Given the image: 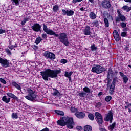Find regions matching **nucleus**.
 I'll return each instance as SVG.
<instances>
[{
  "instance_id": "obj_36",
  "label": "nucleus",
  "mask_w": 131,
  "mask_h": 131,
  "mask_svg": "<svg viewBox=\"0 0 131 131\" xmlns=\"http://www.w3.org/2000/svg\"><path fill=\"white\" fill-rule=\"evenodd\" d=\"M71 112H72L73 113H76V112H78V110H77V108L74 107H72L70 109Z\"/></svg>"
},
{
  "instance_id": "obj_49",
  "label": "nucleus",
  "mask_w": 131,
  "mask_h": 131,
  "mask_svg": "<svg viewBox=\"0 0 131 131\" xmlns=\"http://www.w3.org/2000/svg\"><path fill=\"white\" fill-rule=\"evenodd\" d=\"M114 89L113 88H110V94H111V95H112V94H113L114 92Z\"/></svg>"
},
{
  "instance_id": "obj_38",
  "label": "nucleus",
  "mask_w": 131,
  "mask_h": 131,
  "mask_svg": "<svg viewBox=\"0 0 131 131\" xmlns=\"http://www.w3.org/2000/svg\"><path fill=\"white\" fill-rule=\"evenodd\" d=\"M88 117L90 120H94V119H95V116L93 114H89L88 115Z\"/></svg>"
},
{
  "instance_id": "obj_54",
  "label": "nucleus",
  "mask_w": 131,
  "mask_h": 131,
  "mask_svg": "<svg viewBox=\"0 0 131 131\" xmlns=\"http://www.w3.org/2000/svg\"><path fill=\"white\" fill-rule=\"evenodd\" d=\"M40 131H50V129L46 127Z\"/></svg>"
},
{
  "instance_id": "obj_26",
  "label": "nucleus",
  "mask_w": 131,
  "mask_h": 131,
  "mask_svg": "<svg viewBox=\"0 0 131 131\" xmlns=\"http://www.w3.org/2000/svg\"><path fill=\"white\" fill-rule=\"evenodd\" d=\"M83 91L85 93V94H90L91 93V89L89 87H84L83 89Z\"/></svg>"
},
{
  "instance_id": "obj_5",
  "label": "nucleus",
  "mask_w": 131,
  "mask_h": 131,
  "mask_svg": "<svg viewBox=\"0 0 131 131\" xmlns=\"http://www.w3.org/2000/svg\"><path fill=\"white\" fill-rule=\"evenodd\" d=\"M91 71L94 72V73L100 74L104 71V68L101 66L95 64L93 66Z\"/></svg>"
},
{
  "instance_id": "obj_62",
  "label": "nucleus",
  "mask_w": 131,
  "mask_h": 131,
  "mask_svg": "<svg viewBox=\"0 0 131 131\" xmlns=\"http://www.w3.org/2000/svg\"><path fill=\"white\" fill-rule=\"evenodd\" d=\"M80 11H84V8L81 7V8L80 9Z\"/></svg>"
},
{
  "instance_id": "obj_25",
  "label": "nucleus",
  "mask_w": 131,
  "mask_h": 131,
  "mask_svg": "<svg viewBox=\"0 0 131 131\" xmlns=\"http://www.w3.org/2000/svg\"><path fill=\"white\" fill-rule=\"evenodd\" d=\"M12 85L13 86H15L17 90L19 91H21V86H20L19 84L16 83V82H13Z\"/></svg>"
},
{
  "instance_id": "obj_18",
  "label": "nucleus",
  "mask_w": 131,
  "mask_h": 131,
  "mask_svg": "<svg viewBox=\"0 0 131 131\" xmlns=\"http://www.w3.org/2000/svg\"><path fill=\"white\" fill-rule=\"evenodd\" d=\"M114 33V37L115 39V40H116V41H119V34H118V32L117 31V30H114L113 32Z\"/></svg>"
},
{
  "instance_id": "obj_39",
  "label": "nucleus",
  "mask_w": 131,
  "mask_h": 131,
  "mask_svg": "<svg viewBox=\"0 0 131 131\" xmlns=\"http://www.w3.org/2000/svg\"><path fill=\"white\" fill-rule=\"evenodd\" d=\"M96 108H100V107H101L102 106V103L101 102H97V103H95V105Z\"/></svg>"
},
{
  "instance_id": "obj_6",
  "label": "nucleus",
  "mask_w": 131,
  "mask_h": 131,
  "mask_svg": "<svg viewBox=\"0 0 131 131\" xmlns=\"http://www.w3.org/2000/svg\"><path fill=\"white\" fill-rule=\"evenodd\" d=\"M43 57L46 59H50V60H55L56 59V55L52 52L46 51L43 54Z\"/></svg>"
},
{
  "instance_id": "obj_42",
  "label": "nucleus",
  "mask_w": 131,
  "mask_h": 131,
  "mask_svg": "<svg viewBox=\"0 0 131 131\" xmlns=\"http://www.w3.org/2000/svg\"><path fill=\"white\" fill-rule=\"evenodd\" d=\"M6 52L7 55H8V56L12 55V53L11 52V50L10 49L7 48L6 50Z\"/></svg>"
},
{
  "instance_id": "obj_34",
  "label": "nucleus",
  "mask_w": 131,
  "mask_h": 131,
  "mask_svg": "<svg viewBox=\"0 0 131 131\" xmlns=\"http://www.w3.org/2000/svg\"><path fill=\"white\" fill-rule=\"evenodd\" d=\"M55 113H56V114H58V115H61V116H63L64 115V113L62 111H55Z\"/></svg>"
},
{
  "instance_id": "obj_52",
  "label": "nucleus",
  "mask_w": 131,
  "mask_h": 131,
  "mask_svg": "<svg viewBox=\"0 0 131 131\" xmlns=\"http://www.w3.org/2000/svg\"><path fill=\"white\" fill-rule=\"evenodd\" d=\"M5 32H6V30L0 29V34H3V33H5Z\"/></svg>"
},
{
  "instance_id": "obj_50",
  "label": "nucleus",
  "mask_w": 131,
  "mask_h": 131,
  "mask_svg": "<svg viewBox=\"0 0 131 131\" xmlns=\"http://www.w3.org/2000/svg\"><path fill=\"white\" fill-rule=\"evenodd\" d=\"M61 63L62 64H66V63H67V60L66 59H61Z\"/></svg>"
},
{
  "instance_id": "obj_21",
  "label": "nucleus",
  "mask_w": 131,
  "mask_h": 131,
  "mask_svg": "<svg viewBox=\"0 0 131 131\" xmlns=\"http://www.w3.org/2000/svg\"><path fill=\"white\" fill-rule=\"evenodd\" d=\"M114 75V72L111 69H109L108 71V75L107 78L108 79H110V78H112L113 77V75Z\"/></svg>"
},
{
  "instance_id": "obj_51",
  "label": "nucleus",
  "mask_w": 131,
  "mask_h": 131,
  "mask_svg": "<svg viewBox=\"0 0 131 131\" xmlns=\"http://www.w3.org/2000/svg\"><path fill=\"white\" fill-rule=\"evenodd\" d=\"M76 129H77V130H82V127L80 126H77Z\"/></svg>"
},
{
  "instance_id": "obj_1",
  "label": "nucleus",
  "mask_w": 131,
  "mask_h": 131,
  "mask_svg": "<svg viewBox=\"0 0 131 131\" xmlns=\"http://www.w3.org/2000/svg\"><path fill=\"white\" fill-rule=\"evenodd\" d=\"M43 30L47 33V34H49V35H54L56 37H58L59 41L66 45V47L69 46L70 42L68 40V37H67V34L66 33H61L59 34H57L54 31L51 29L48 28L47 25L45 24H43Z\"/></svg>"
},
{
  "instance_id": "obj_53",
  "label": "nucleus",
  "mask_w": 131,
  "mask_h": 131,
  "mask_svg": "<svg viewBox=\"0 0 131 131\" xmlns=\"http://www.w3.org/2000/svg\"><path fill=\"white\" fill-rule=\"evenodd\" d=\"M110 89H115V84H114L113 83H112V84L111 85Z\"/></svg>"
},
{
  "instance_id": "obj_24",
  "label": "nucleus",
  "mask_w": 131,
  "mask_h": 131,
  "mask_svg": "<svg viewBox=\"0 0 131 131\" xmlns=\"http://www.w3.org/2000/svg\"><path fill=\"white\" fill-rule=\"evenodd\" d=\"M116 126V123L114 122L113 123V124H111L108 126V129L109 130L112 131L113 129H114V128Z\"/></svg>"
},
{
  "instance_id": "obj_23",
  "label": "nucleus",
  "mask_w": 131,
  "mask_h": 131,
  "mask_svg": "<svg viewBox=\"0 0 131 131\" xmlns=\"http://www.w3.org/2000/svg\"><path fill=\"white\" fill-rule=\"evenodd\" d=\"M89 17L90 19H92V20H93L94 19H96V18H97V15H96V14L94 13L93 11H92L90 13Z\"/></svg>"
},
{
  "instance_id": "obj_2",
  "label": "nucleus",
  "mask_w": 131,
  "mask_h": 131,
  "mask_svg": "<svg viewBox=\"0 0 131 131\" xmlns=\"http://www.w3.org/2000/svg\"><path fill=\"white\" fill-rule=\"evenodd\" d=\"M61 73V70H52L51 69H46L45 71L40 72L43 79L46 81H49V77L50 78H56L58 77V74Z\"/></svg>"
},
{
  "instance_id": "obj_13",
  "label": "nucleus",
  "mask_w": 131,
  "mask_h": 131,
  "mask_svg": "<svg viewBox=\"0 0 131 131\" xmlns=\"http://www.w3.org/2000/svg\"><path fill=\"white\" fill-rule=\"evenodd\" d=\"M125 20H126L125 16L121 15V14H120V13H119L118 17H117L116 18V22H120V21H122V22H124V21H125Z\"/></svg>"
},
{
  "instance_id": "obj_9",
  "label": "nucleus",
  "mask_w": 131,
  "mask_h": 131,
  "mask_svg": "<svg viewBox=\"0 0 131 131\" xmlns=\"http://www.w3.org/2000/svg\"><path fill=\"white\" fill-rule=\"evenodd\" d=\"M113 120V113L111 112H109L104 118L105 121H110V123H112V120Z\"/></svg>"
},
{
  "instance_id": "obj_60",
  "label": "nucleus",
  "mask_w": 131,
  "mask_h": 131,
  "mask_svg": "<svg viewBox=\"0 0 131 131\" xmlns=\"http://www.w3.org/2000/svg\"><path fill=\"white\" fill-rule=\"evenodd\" d=\"M129 107L128 106V105H126V106H125V109H129Z\"/></svg>"
},
{
  "instance_id": "obj_56",
  "label": "nucleus",
  "mask_w": 131,
  "mask_h": 131,
  "mask_svg": "<svg viewBox=\"0 0 131 131\" xmlns=\"http://www.w3.org/2000/svg\"><path fill=\"white\" fill-rule=\"evenodd\" d=\"M14 48H15V46H11L9 47V48L8 49L10 50V51H12L13 49H14Z\"/></svg>"
},
{
  "instance_id": "obj_58",
  "label": "nucleus",
  "mask_w": 131,
  "mask_h": 131,
  "mask_svg": "<svg viewBox=\"0 0 131 131\" xmlns=\"http://www.w3.org/2000/svg\"><path fill=\"white\" fill-rule=\"evenodd\" d=\"M103 95V92H99L98 96H102Z\"/></svg>"
},
{
  "instance_id": "obj_43",
  "label": "nucleus",
  "mask_w": 131,
  "mask_h": 131,
  "mask_svg": "<svg viewBox=\"0 0 131 131\" xmlns=\"http://www.w3.org/2000/svg\"><path fill=\"white\" fill-rule=\"evenodd\" d=\"M91 51H96V50H97V47H96L95 44H93L92 46H91Z\"/></svg>"
},
{
  "instance_id": "obj_32",
  "label": "nucleus",
  "mask_w": 131,
  "mask_h": 131,
  "mask_svg": "<svg viewBox=\"0 0 131 131\" xmlns=\"http://www.w3.org/2000/svg\"><path fill=\"white\" fill-rule=\"evenodd\" d=\"M104 22L105 24V27H109V21L107 18H104Z\"/></svg>"
},
{
  "instance_id": "obj_40",
  "label": "nucleus",
  "mask_w": 131,
  "mask_h": 131,
  "mask_svg": "<svg viewBox=\"0 0 131 131\" xmlns=\"http://www.w3.org/2000/svg\"><path fill=\"white\" fill-rule=\"evenodd\" d=\"M111 99H112V97L107 96L105 97V100L106 102H110V101H111Z\"/></svg>"
},
{
  "instance_id": "obj_29",
  "label": "nucleus",
  "mask_w": 131,
  "mask_h": 131,
  "mask_svg": "<svg viewBox=\"0 0 131 131\" xmlns=\"http://www.w3.org/2000/svg\"><path fill=\"white\" fill-rule=\"evenodd\" d=\"M84 131H92V126L90 125H86L84 127Z\"/></svg>"
},
{
  "instance_id": "obj_30",
  "label": "nucleus",
  "mask_w": 131,
  "mask_h": 131,
  "mask_svg": "<svg viewBox=\"0 0 131 131\" xmlns=\"http://www.w3.org/2000/svg\"><path fill=\"white\" fill-rule=\"evenodd\" d=\"M93 26H95L96 27H99L100 26V24H99V21L98 20H94L92 23Z\"/></svg>"
},
{
  "instance_id": "obj_63",
  "label": "nucleus",
  "mask_w": 131,
  "mask_h": 131,
  "mask_svg": "<svg viewBox=\"0 0 131 131\" xmlns=\"http://www.w3.org/2000/svg\"><path fill=\"white\" fill-rule=\"evenodd\" d=\"M89 1L92 4H94V0H89Z\"/></svg>"
},
{
  "instance_id": "obj_4",
  "label": "nucleus",
  "mask_w": 131,
  "mask_h": 131,
  "mask_svg": "<svg viewBox=\"0 0 131 131\" xmlns=\"http://www.w3.org/2000/svg\"><path fill=\"white\" fill-rule=\"evenodd\" d=\"M28 95L25 96V98L29 101H35V99L37 98L38 96L36 95V92L31 89V88H28L27 89Z\"/></svg>"
},
{
  "instance_id": "obj_22",
  "label": "nucleus",
  "mask_w": 131,
  "mask_h": 131,
  "mask_svg": "<svg viewBox=\"0 0 131 131\" xmlns=\"http://www.w3.org/2000/svg\"><path fill=\"white\" fill-rule=\"evenodd\" d=\"M12 2V5L15 6H19L21 3H22V0H11Z\"/></svg>"
},
{
  "instance_id": "obj_8",
  "label": "nucleus",
  "mask_w": 131,
  "mask_h": 131,
  "mask_svg": "<svg viewBox=\"0 0 131 131\" xmlns=\"http://www.w3.org/2000/svg\"><path fill=\"white\" fill-rule=\"evenodd\" d=\"M0 64L3 67L7 68L10 66V62L9 60L6 59H3L2 57H0Z\"/></svg>"
},
{
  "instance_id": "obj_17",
  "label": "nucleus",
  "mask_w": 131,
  "mask_h": 131,
  "mask_svg": "<svg viewBox=\"0 0 131 131\" xmlns=\"http://www.w3.org/2000/svg\"><path fill=\"white\" fill-rule=\"evenodd\" d=\"M3 102L6 103V104H9L10 102H11V98L9 97V96H7L6 95L4 96L2 99Z\"/></svg>"
},
{
  "instance_id": "obj_44",
  "label": "nucleus",
  "mask_w": 131,
  "mask_h": 131,
  "mask_svg": "<svg viewBox=\"0 0 131 131\" xmlns=\"http://www.w3.org/2000/svg\"><path fill=\"white\" fill-rule=\"evenodd\" d=\"M121 35L123 37H125L127 36V33L126 32H123L121 33Z\"/></svg>"
},
{
  "instance_id": "obj_37",
  "label": "nucleus",
  "mask_w": 131,
  "mask_h": 131,
  "mask_svg": "<svg viewBox=\"0 0 131 131\" xmlns=\"http://www.w3.org/2000/svg\"><path fill=\"white\" fill-rule=\"evenodd\" d=\"M29 18H25L24 19V20H23V21L21 23V25H23V26L25 25V23H26V22L29 21Z\"/></svg>"
},
{
  "instance_id": "obj_15",
  "label": "nucleus",
  "mask_w": 131,
  "mask_h": 131,
  "mask_svg": "<svg viewBox=\"0 0 131 131\" xmlns=\"http://www.w3.org/2000/svg\"><path fill=\"white\" fill-rule=\"evenodd\" d=\"M75 115L77 118H79L80 119L84 118V117L85 116V113L81 112H77L75 114Z\"/></svg>"
},
{
  "instance_id": "obj_19",
  "label": "nucleus",
  "mask_w": 131,
  "mask_h": 131,
  "mask_svg": "<svg viewBox=\"0 0 131 131\" xmlns=\"http://www.w3.org/2000/svg\"><path fill=\"white\" fill-rule=\"evenodd\" d=\"M73 73V72H65L64 76L69 78V81H71V76L72 75Z\"/></svg>"
},
{
  "instance_id": "obj_61",
  "label": "nucleus",
  "mask_w": 131,
  "mask_h": 131,
  "mask_svg": "<svg viewBox=\"0 0 131 131\" xmlns=\"http://www.w3.org/2000/svg\"><path fill=\"white\" fill-rule=\"evenodd\" d=\"M100 131H107V130H106L105 128H101L100 129Z\"/></svg>"
},
{
  "instance_id": "obj_48",
  "label": "nucleus",
  "mask_w": 131,
  "mask_h": 131,
  "mask_svg": "<svg viewBox=\"0 0 131 131\" xmlns=\"http://www.w3.org/2000/svg\"><path fill=\"white\" fill-rule=\"evenodd\" d=\"M0 81L4 84H6L7 83V82H6V80H5V79H4L2 78H0Z\"/></svg>"
},
{
  "instance_id": "obj_46",
  "label": "nucleus",
  "mask_w": 131,
  "mask_h": 131,
  "mask_svg": "<svg viewBox=\"0 0 131 131\" xmlns=\"http://www.w3.org/2000/svg\"><path fill=\"white\" fill-rule=\"evenodd\" d=\"M118 79V78H117V77L114 78L113 80L112 83H114V84H115V83H116V82H117Z\"/></svg>"
},
{
  "instance_id": "obj_12",
  "label": "nucleus",
  "mask_w": 131,
  "mask_h": 131,
  "mask_svg": "<svg viewBox=\"0 0 131 131\" xmlns=\"http://www.w3.org/2000/svg\"><path fill=\"white\" fill-rule=\"evenodd\" d=\"M119 73L120 76L122 77L123 83H125V84L127 83V82L128 81V77L121 72H120Z\"/></svg>"
},
{
  "instance_id": "obj_27",
  "label": "nucleus",
  "mask_w": 131,
  "mask_h": 131,
  "mask_svg": "<svg viewBox=\"0 0 131 131\" xmlns=\"http://www.w3.org/2000/svg\"><path fill=\"white\" fill-rule=\"evenodd\" d=\"M53 95L54 96H57V97H60V96H61V93H60V92H59V91H58V90L55 89L54 90Z\"/></svg>"
},
{
  "instance_id": "obj_64",
  "label": "nucleus",
  "mask_w": 131,
  "mask_h": 131,
  "mask_svg": "<svg viewBox=\"0 0 131 131\" xmlns=\"http://www.w3.org/2000/svg\"><path fill=\"white\" fill-rule=\"evenodd\" d=\"M22 31H27V29H26L25 28H23L22 29Z\"/></svg>"
},
{
  "instance_id": "obj_57",
  "label": "nucleus",
  "mask_w": 131,
  "mask_h": 131,
  "mask_svg": "<svg viewBox=\"0 0 131 131\" xmlns=\"http://www.w3.org/2000/svg\"><path fill=\"white\" fill-rule=\"evenodd\" d=\"M34 50H37V49H38V47L34 45L33 47Z\"/></svg>"
},
{
  "instance_id": "obj_10",
  "label": "nucleus",
  "mask_w": 131,
  "mask_h": 131,
  "mask_svg": "<svg viewBox=\"0 0 131 131\" xmlns=\"http://www.w3.org/2000/svg\"><path fill=\"white\" fill-rule=\"evenodd\" d=\"M31 28L33 29L34 31H36V32H38L40 31V29H41V26L39 25V24H34L32 27Z\"/></svg>"
},
{
  "instance_id": "obj_11",
  "label": "nucleus",
  "mask_w": 131,
  "mask_h": 131,
  "mask_svg": "<svg viewBox=\"0 0 131 131\" xmlns=\"http://www.w3.org/2000/svg\"><path fill=\"white\" fill-rule=\"evenodd\" d=\"M62 15H67V16H73L74 15V12L73 10H71V9H70L69 10H65L64 9L62 10Z\"/></svg>"
},
{
  "instance_id": "obj_45",
  "label": "nucleus",
  "mask_w": 131,
  "mask_h": 131,
  "mask_svg": "<svg viewBox=\"0 0 131 131\" xmlns=\"http://www.w3.org/2000/svg\"><path fill=\"white\" fill-rule=\"evenodd\" d=\"M120 25L122 28H125V27H126V23H120Z\"/></svg>"
},
{
  "instance_id": "obj_20",
  "label": "nucleus",
  "mask_w": 131,
  "mask_h": 131,
  "mask_svg": "<svg viewBox=\"0 0 131 131\" xmlns=\"http://www.w3.org/2000/svg\"><path fill=\"white\" fill-rule=\"evenodd\" d=\"M6 95L8 97H9V98H11V99H14V100L18 101V97L14 95V94L12 93H6Z\"/></svg>"
},
{
  "instance_id": "obj_31",
  "label": "nucleus",
  "mask_w": 131,
  "mask_h": 131,
  "mask_svg": "<svg viewBox=\"0 0 131 131\" xmlns=\"http://www.w3.org/2000/svg\"><path fill=\"white\" fill-rule=\"evenodd\" d=\"M41 40H42V39H41L40 37L36 38V39L35 41V43H36V45H38L39 43H40Z\"/></svg>"
},
{
  "instance_id": "obj_55",
  "label": "nucleus",
  "mask_w": 131,
  "mask_h": 131,
  "mask_svg": "<svg viewBox=\"0 0 131 131\" xmlns=\"http://www.w3.org/2000/svg\"><path fill=\"white\" fill-rule=\"evenodd\" d=\"M47 35L46 34H43L42 35V38H47Z\"/></svg>"
},
{
  "instance_id": "obj_14",
  "label": "nucleus",
  "mask_w": 131,
  "mask_h": 131,
  "mask_svg": "<svg viewBox=\"0 0 131 131\" xmlns=\"http://www.w3.org/2000/svg\"><path fill=\"white\" fill-rule=\"evenodd\" d=\"M101 5L103 8H104L105 9H109V8L111 7V4H110V2L107 0L103 1Z\"/></svg>"
},
{
  "instance_id": "obj_3",
  "label": "nucleus",
  "mask_w": 131,
  "mask_h": 131,
  "mask_svg": "<svg viewBox=\"0 0 131 131\" xmlns=\"http://www.w3.org/2000/svg\"><path fill=\"white\" fill-rule=\"evenodd\" d=\"M57 124L58 125H60V126H65V125H67L68 128L71 129L73 128L74 122L72 117H63L60 120L57 121Z\"/></svg>"
},
{
  "instance_id": "obj_28",
  "label": "nucleus",
  "mask_w": 131,
  "mask_h": 131,
  "mask_svg": "<svg viewBox=\"0 0 131 131\" xmlns=\"http://www.w3.org/2000/svg\"><path fill=\"white\" fill-rule=\"evenodd\" d=\"M53 10L54 13H56V12H58L59 11V5H55L53 7Z\"/></svg>"
},
{
  "instance_id": "obj_59",
  "label": "nucleus",
  "mask_w": 131,
  "mask_h": 131,
  "mask_svg": "<svg viewBox=\"0 0 131 131\" xmlns=\"http://www.w3.org/2000/svg\"><path fill=\"white\" fill-rule=\"evenodd\" d=\"M126 3H131V0H124Z\"/></svg>"
},
{
  "instance_id": "obj_16",
  "label": "nucleus",
  "mask_w": 131,
  "mask_h": 131,
  "mask_svg": "<svg viewBox=\"0 0 131 131\" xmlns=\"http://www.w3.org/2000/svg\"><path fill=\"white\" fill-rule=\"evenodd\" d=\"M83 33L85 35H91V27L86 26L83 30Z\"/></svg>"
},
{
  "instance_id": "obj_41",
  "label": "nucleus",
  "mask_w": 131,
  "mask_h": 131,
  "mask_svg": "<svg viewBox=\"0 0 131 131\" xmlns=\"http://www.w3.org/2000/svg\"><path fill=\"white\" fill-rule=\"evenodd\" d=\"M122 9L123 10H124V11H126V12H129V7L126 5L123 6Z\"/></svg>"
},
{
  "instance_id": "obj_47",
  "label": "nucleus",
  "mask_w": 131,
  "mask_h": 131,
  "mask_svg": "<svg viewBox=\"0 0 131 131\" xmlns=\"http://www.w3.org/2000/svg\"><path fill=\"white\" fill-rule=\"evenodd\" d=\"M83 0H73V4H76V3H80V2H82Z\"/></svg>"
},
{
  "instance_id": "obj_35",
  "label": "nucleus",
  "mask_w": 131,
  "mask_h": 131,
  "mask_svg": "<svg viewBox=\"0 0 131 131\" xmlns=\"http://www.w3.org/2000/svg\"><path fill=\"white\" fill-rule=\"evenodd\" d=\"M12 118L17 119L18 118V113H13L11 115Z\"/></svg>"
},
{
  "instance_id": "obj_7",
  "label": "nucleus",
  "mask_w": 131,
  "mask_h": 131,
  "mask_svg": "<svg viewBox=\"0 0 131 131\" xmlns=\"http://www.w3.org/2000/svg\"><path fill=\"white\" fill-rule=\"evenodd\" d=\"M95 115L96 117V119L97 122L98 123L99 125H101L103 122H104V121L103 120V117L102 116V115L100 114V113L96 112L95 113Z\"/></svg>"
},
{
  "instance_id": "obj_33",
  "label": "nucleus",
  "mask_w": 131,
  "mask_h": 131,
  "mask_svg": "<svg viewBox=\"0 0 131 131\" xmlns=\"http://www.w3.org/2000/svg\"><path fill=\"white\" fill-rule=\"evenodd\" d=\"M86 95V93H85V92H79V94H78V96H79L80 98H84Z\"/></svg>"
}]
</instances>
